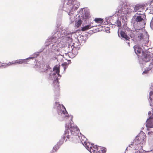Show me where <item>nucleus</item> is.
Wrapping results in <instances>:
<instances>
[{
    "label": "nucleus",
    "mask_w": 153,
    "mask_h": 153,
    "mask_svg": "<svg viewBox=\"0 0 153 153\" xmlns=\"http://www.w3.org/2000/svg\"><path fill=\"white\" fill-rule=\"evenodd\" d=\"M93 24V23L92 22H90L89 25H92Z\"/></svg>",
    "instance_id": "c85d7f7f"
},
{
    "label": "nucleus",
    "mask_w": 153,
    "mask_h": 153,
    "mask_svg": "<svg viewBox=\"0 0 153 153\" xmlns=\"http://www.w3.org/2000/svg\"><path fill=\"white\" fill-rule=\"evenodd\" d=\"M65 127H66V128H69V127L68 126L67 127V126H66Z\"/></svg>",
    "instance_id": "c756f323"
},
{
    "label": "nucleus",
    "mask_w": 153,
    "mask_h": 153,
    "mask_svg": "<svg viewBox=\"0 0 153 153\" xmlns=\"http://www.w3.org/2000/svg\"><path fill=\"white\" fill-rule=\"evenodd\" d=\"M82 23V22L81 19H79L76 22L75 24V26L77 28L80 27Z\"/></svg>",
    "instance_id": "dca6fc26"
},
{
    "label": "nucleus",
    "mask_w": 153,
    "mask_h": 153,
    "mask_svg": "<svg viewBox=\"0 0 153 153\" xmlns=\"http://www.w3.org/2000/svg\"><path fill=\"white\" fill-rule=\"evenodd\" d=\"M144 9V7L143 5H136L134 7L135 12L138 11L139 12L143 11Z\"/></svg>",
    "instance_id": "0eeeda50"
},
{
    "label": "nucleus",
    "mask_w": 153,
    "mask_h": 153,
    "mask_svg": "<svg viewBox=\"0 0 153 153\" xmlns=\"http://www.w3.org/2000/svg\"><path fill=\"white\" fill-rule=\"evenodd\" d=\"M134 48L135 53L137 55L141 53L142 51V49L138 45L134 46Z\"/></svg>",
    "instance_id": "6e6552de"
},
{
    "label": "nucleus",
    "mask_w": 153,
    "mask_h": 153,
    "mask_svg": "<svg viewBox=\"0 0 153 153\" xmlns=\"http://www.w3.org/2000/svg\"><path fill=\"white\" fill-rule=\"evenodd\" d=\"M65 1L66 2L67 4L69 5H71L72 4H73L74 1V0H65Z\"/></svg>",
    "instance_id": "6ab92c4d"
},
{
    "label": "nucleus",
    "mask_w": 153,
    "mask_h": 153,
    "mask_svg": "<svg viewBox=\"0 0 153 153\" xmlns=\"http://www.w3.org/2000/svg\"><path fill=\"white\" fill-rule=\"evenodd\" d=\"M97 26V25L95 26L93 25H86V26L82 27L81 29V30L82 31H85L91 29V27H93L95 26Z\"/></svg>",
    "instance_id": "9d476101"
},
{
    "label": "nucleus",
    "mask_w": 153,
    "mask_h": 153,
    "mask_svg": "<svg viewBox=\"0 0 153 153\" xmlns=\"http://www.w3.org/2000/svg\"><path fill=\"white\" fill-rule=\"evenodd\" d=\"M152 68H151L149 66V67L146 68L145 69V70L143 72V74H147L148 73V72L150 70H151Z\"/></svg>",
    "instance_id": "aec40b11"
},
{
    "label": "nucleus",
    "mask_w": 153,
    "mask_h": 153,
    "mask_svg": "<svg viewBox=\"0 0 153 153\" xmlns=\"http://www.w3.org/2000/svg\"><path fill=\"white\" fill-rule=\"evenodd\" d=\"M144 17H142L141 16H137L136 17L135 19L134 22H140L144 20Z\"/></svg>",
    "instance_id": "9b49d317"
},
{
    "label": "nucleus",
    "mask_w": 153,
    "mask_h": 153,
    "mask_svg": "<svg viewBox=\"0 0 153 153\" xmlns=\"http://www.w3.org/2000/svg\"><path fill=\"white\" fill-rule=\"evenodd\" d=\"M139 39H140L142 42L143 41V39L144 37V36L142 33H140V36H138Z\"/></svg>",
    "instance_id": "4be33fe9"
},
{
    "label": "nucleus",
    "mask_w": 153,
    "mask_h": 153,
    "mask_svg": "<svg viewBox=\"0 0 153 153\" xmlns=\"http://www.w3.org/2000/svg\"><path fill=\"white\" fill-rule=\"evenodd\" d=\"M152 114H151V112L150 111L148 113V114L149 117L146 121V126L147 128H153V108L152 110Z\"/></svg>",
    "instance_id": "7ed1b4c3"
},
{
    "label": "nucleus",
    "mask_w": 153,
    "mask_h": 153,
    "mask_svg": "<svg viewBox=\"0 0 153 153\" xmlns=\"http://www.w3.org/2000/svg\"><path fill=\"white\" fill-rule=\"evenodd\" d=\"M80 140V142L82 144H85V142L87 141V138L85 137L81 133H80L78 135L77 137V139Z\"/></svg>",
    "instance_id": "423d86ee"
},
{
    "label": "nucleus",
    "mask_w": 153,
    "mask_h": 153,
    "mask_svg": "<svg viewBox=\"0 0 153 153\" xmlns=\"http://www.w3.org/2000/svg\"><path fill=\"white\" fill-rule=\"evenodd\" d=\"M79 129L77 126H71L69 129L67 130L65 136L63 137L64 140L65 137L69 140H72L74 138L77 139V137L80 133Z\"/></svg>",
    "instance_id": "f03ea898"
},
{
    "label": "nucleus",
    "mask_w": 153,
    "mask_h": 153,
    "mask_svg": "<svg viewBox=\"0 0 153 153\" xmlns=\"http://www.w3.org/2000/svg\"><path fill=\"white\" fill-rule=\"evenodd\" d=\"M57 146H55L53 148V149L55 151H56V150H57L58 149V147H57Z\"/></svg>",
    "instance_id": "a878e982"
},
{
    "label": "nucleus",
    "mask_w": 153,
    "mask_h": 153,
    "mask_svg": "<svg viewBox=\"0 0 153 153\" xmlns=\"http://www.w3.org/2000/svg\"><path fill=\"white\" fill-rule=\"evenodd\" d=\"M143 56H142V59L143 61L145 62H149L153 58V54L152 53L147 52L144 53L143 52Z\"/></svg>",
    "instance_id": "20e7f679"
},
{
    "label": "nucleus",
    "mask_w": 153,
    "mask_h": 153,
    "mask_svg": "<svg viewBox=\"0 0 153 153\" xmlns=\"http://www.w3.org/2000/svg\"><path fill=\"white\" fill-rule=\"evenodd\" d=\"M146 134L143 131L141 132L136 137L131 144L129 145V147H131L134 149V150L141 149L143 145L146 142Z\"/></svg>",
    "instance_id": "f257e3e1"
},
{
    "label": "nucleus",
    "mask_w": 153,
    "mask_h": 153,
    "mask_svg": "<svg viewBox=\"0 0 153 153\" xmlns=\"http://www.w3.org/2000/svg\"><path fill=\"white\" fill-rule=\"evenodd\" d=\"M59 69L60 66H56L53 68V71H55L56 73L59 76Z\"/></svg>",
    "instance_id": "4468645a"
},
{
    "label": "nucleus",
    "mask_w": 153,
    "mask_h": 153,
    "mask_svg": "<svg viewBox=\"0 0 153 153\" xmlns=\"http://www.w3.org/2000/svg\"><path fill=\"white\" fill-rule=\"evenodd\" d=\"M153 2V0H152L150 2V4H151Z\"/></svg>",
    "instance_id": "cd10ccee"
},
{
    "label": "nucleus",
    "mask_w": 153,
    "mask_h": 153,
    "mask_svg": "<svg viewBox=\"0 0 153 153\" xmlns=\"http://www.w3.org/2000/svg\"><path fill=\"white\" fill-rule=\"evenodd\" d=\"M27 62V60L26 59H18L14 61H12V62H9L8 63H4V65L9 66L13 65L16 64H22L23 63H25Z\"/></svg>",
    "instance_id": "39448f33"
},
{
    "label": "nucleus",
    "mask_w": 153,
    "mask_h": 153,
    "mask_svg": "<svg viewBox=\"0 0 153 153\" xmlns=\"http://www.w3.org/2000/svg\"><path fill=\"white\" fill-rule=\"evenodd\" d=\"M85 17L86 19H88L90 18L91 17L90 13L87 11L85 12Z\"/></svg>",
    "instance_id": "a211bd4d"
},
{
    "label": "nucleus",
    "mask_w": 153,
    "mask_h": 153,
    "mask_svg": "<svg viewBox=\"0 0 153 153\" xmlns=\"http://www.w3.org/2000/svg\"><path fill=\"white\" fill-rule=\"evenodd\" d=\"M152 131H149L148 132V134L149 135H151L152 134Z\"/></svg>",
    "instance_id": "bb28decb"
},
{
    "label": "nucleus",
    "mask_w": 153,
    "mask_h": 153,
    "mask_svg": "<svg viewBox=\"0 0 153 153\" xmlns=\"http://www.w3.org/2000/svg\"><path fill=\"white\" fill-rule=\"evenodd\" d=\"M87 149H90L91 146L90 143L87 141L85 144H83Z\"/></svg>",
    "instance_id": "f3484780"
},
{
    "label": "nucleus",
    "mask_w": 153,
    "mask_h": 153,
    "mask_svg": "<svg viewBox=\"0 0 153 153\" xmlns=\"http://www.w3.org/2000/svg\"><path fill=\"white\" fill-rule=\"evenodd\" d=\"M94 21L97 23H102L103 22V19L100 18H96L94 19Z\"/></svg>",
    "instance_id": "2eb2a0df"
},
{
    "label": "nucleus",
    "mask_w": 153,
    "mask_h": 153,
    "mask_svg": "<svg viewBox=\"0 0 153 153\" xmlns=\"http://www.w3.org/2000/svg\"><path fill=\"white\" fill-rule=\"evenodd\" d=\"M131 149L128 148H127L126 150H127L128 149V153H135V152H134L133 151V150H134V151L135 150H134V149H133V148H131Z\"/></svg>",
    "instance_id": "412c9836"
},
{
    "label": "nucleus",
    "mask_w": 153,
    "mask_h": 153,
    "mask_svg": "<svg viewBox=\"0 0 153 153\" xmlns=\"http://www.w3.org/2000/svg\"><path fill=\"white\" fill-rule=\"evenodd\" d=\"M120 34L122 37L124 38L126 40H128L129 39L128 37L127 36V35L125 33L122 31H121Z\"/></svg>",
    "instance_id": "ddd939ff"
},
{
    "label": "nucleus",
    "mask_w": 153,
    "mask_h": 153,
    "mask_svg": "<svg viewBox=\"0 0 153 153\" xmlns=\"http://www.w3.org/2000/svg\"><path fill=\"white\" fill-rule=\"evenodd\" d=\"M117 26L118 27H121V23L120 21H117Z\"/></svg>",
    "instance_id": "393cba45"
},
{
    "label": "nucleus",
    "mask_w": 153,
    "mask_h": 153,
    "mask_svg": "<svg viewBox=\"0 0 153 153\" xmlns=\"http://www.w3.org/2000/svg\"><path fill=\"white\" fill-rule=\"evenodd\" d=\"M62 113L63 114H64L65 115V116H66V117L67 116V115L68 114V113H67V111H66V110H65V111H62Z\"/></svg>",
    "instance_id": "b1692460"
},
{
    "label": "nucleus",
    "mask_w": 153,
    "mask_h": 153,
    "mask_svg": "<svg viewBox=\"0 0 153 153\" xmlns=\"http://www.w3.org/2000/svg\"><path fill=\"white\" fill-rule=\"evenodd\" d=\"M98 146H92L90 149L91 152H93L94 153H96L97 151Z\"/></svg>",
    "instance_id": "f8f14e48"
},
{
    "label": "nucleus",
    "mask_w": 153,
    "mask_h": 153,
    "mask_svg": "<svg viewBox=\"0 0 153 153\" xmlns=\"http://www.w3.org/2000/svg\"><path fill=\"white\" fill-rule=\"evenodd\" d=\"M96 153H105L106 152V149L104 147L98 146Z\"/></svg>",
    "instance_id": "1a4fd4ad"
},
{
    "label": "nucleus",
    "mask_w": 153,
    "mask_h": 153,
    "mask_svg": "<svg viewBox=\"0 0 153 153\" xmlns=\"http://www.w3.org/2000/svg\"><path fill=\"white\" fill-rule=\"evenodd\" d=\"M151 63L150 64L149 66L151 67L152 68H153V58H152L151 59Z\"/></svg>",
    "instance_id": "5701e85b"
}]
</instances>
